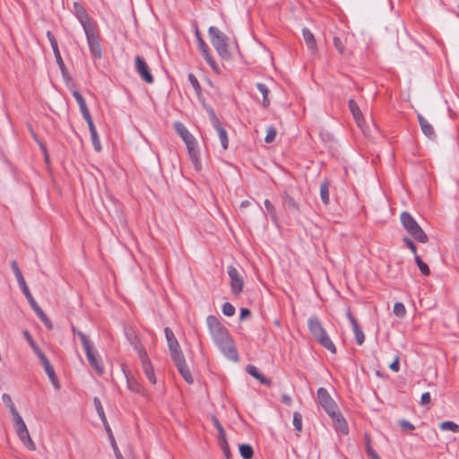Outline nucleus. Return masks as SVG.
I'll list each match as a JSON object with an SVG mask.
<instances>
[{"label": "nucleus", "instance_id": "24", "mask_svg": "<svg viewBox=\"0 0 459 459\" xmlns=\"http://www.w3.org/2000/svg\"><path fill=\"white\" fill-rule=\"evenodd\" d=\"M247 372L254 377L255 379L260 381L262 384L265 385H270L271 380L264 377L258 370V368L254 365H247L246 368Z\"/></svg>", "mask_w": 459, "mask_h": 459}, {"label": "nucleus", "instance_id": "1", "mask_svg": "<svg viewBox=\"0 0 459 459\" xmlns=\"http://www.w3.org/2000/svg\"><path fill=\"white\" fill-rule=\"evenodd\" d=\"M206 322L215 345L226 358L238 361V354L228 329L214 316H209Z\"/></svg>", "mask_w": 459, "mask_h": 459}, {"label": "nucleus", "instance_id": "44", "mask_svg": "<svg viewBox=\"0 0 459 459\" xmlns=\"http://www.w3.org/2000/svg\"><path fill=\"white\" fill-rule=\"evenodd\" d=\"M398 424L404 430L411 431L415 429L414 425L411 424L407 420H399Z\"/></svg>", "mask_w": 459, "mask_h": 459}, {"label": "nucleus", "instance_id": "40", "mask_svg": "<svg viewBox=\"0 0 459 459\" xmlns=\"http://www.w3.org/2000/svg\"><path fill=\"white\" fill-rule=\"evenodd\" d=\"M264 206H265L267 212L270 214L272 220L275 221H276V211H275V208L273 205V204L268 199H266L264 201Z\"/></svg>", "mask_w": 459, "mask_h": 459}, {"label": "nucleus", "instance_id": "31", "mask_svg": "<svg viewBox=\"0 0 459 459\" xmlns=\"http://www.w3.org/2000/svg\"><path fill=\"white\" fill-rule=\"evenodd\" d=\"M239 453L244 459H251L254 455V450L252 446L247 444H242L239 446Z\"/></svg>", "mask_w": 459, "mask_h": 459}, {"label": "nucleus", "instance_id": "15", "mask_svg": "<svg viewBox=\"0 0 459 459\" xmlns=\"http://www.w3.org/2000/svg\"><path fill=\"white\" fill-rule=\"evenodd\" d=\"M74 13L80 22L83 30H87L88 29L94 28V24L91 22L86 11L84 8L78 3H74Z\"/></svg>", "mask_w": 459, "mask_h": 459}, {"label": "nucleus", "instance_id": "28", "mask_svg": "<svg viewBox=\"0 0 459 459\" xmlns=\"http://www.w3.org/2000/svg\"><path fill=\"white\" fill-rule=\"evenodd\" d=\"M255 86H256L257 90L263 95V106L264 108H267L270 105V100H269V98H268V94H269L268 87L265 84L261 83V82H257L255 84Z\"/></svg>", "mask_w": 459, "mask_h": 459}, {"label": "nucleus", "instance_id": "5", "mask_svg": "<svg viewBox=\"0 0 459 459\" xmlns=\"http://www.w3.org/2000/svg\"><path fill=\"white\" fill-rule=\"evenodd\" d=\"M309 332L313 337L326 350L332 353L336 352V347L328 336L322 323L316 316H311L307 321Z\"/></svg>", "mask_w": 459, "mask_h": 459}, {"label": "nucleus", "instance_id": "39", "mask_svg": "<svg viewBox=\"0 0 459 459\" xmlns=\"http://www.w3.org/2000/svg\"><path fill=\"white\" fill-rule=\"evenodd\" d=\"M220 446L222 449L226 458L227 459H230L231 458V453H230V450L229 444H228V442L226 440V437L220 439Z\"/></svg>", "mask_w": 459, "mask_h": 459}, {"label": "nucleus", "instance_id": "2", "mask_svg": "<svg viewBox=\"0 0 459 459\" xmlns=\"http://www.w3.org/2000/svg\"><path fill=\"white\" fill-rule=\"evenodd\" d=\"M165 336L167 339L168 346L169 349L170 356L181 374L182 377L188 383L193 384L194 379L189 368L186 366L185 357L180 350L179 343L176 339L173 331L166 327L164 329Z\"/></svg>", "mask_w": 459, "mask_h": 459}, {"label": "nucleus", "instance_id": "41", "mask_svg": "<svg viewBox=\"0 0 459 459\" xmlns=\"http://www.w3.org/2000/svg\"><path fill=\"white\" fill-rule=\"evenodd\" d=\"M222 313L227 316H232L235 314V307L229 302H226L222 306Z\"/></svg>", "mask_w": 459, "mask_h": 459}, {"label": "nucleus", "instance_id": "13", "mask_svg": "<svg viewBox=\"0 0 459 459\" xmlns=\"http://www.w3.org/2000/svg\"><path fill=\"white\" fill-rule=\"evenodd\" d=\"M349 108L353 116V118L355 119L358 126L362 130L363 134L366 136H372L371 129L365 126V119L363 114L355 100H349Z\"/></svg>", "mask_w": 459, "mask_h": 459}, {"label": "nucleus", "instance_id": "21", "mask_svg": "<svg viewBox=\"0 0 459 459\" xmlns=\"http://www.w3.org/2000/svg\"><path fill=\"white\" fill-rule=\"evenodd\" d=\"M418 120H419L422 133L427 137H429L430 139H434L436 137V134H435V130H434L433 126L420 114H418Z\"/></svg>", "mask_w": 459, "mask_h": 459}, {"label": "nucleus", "instance_id": "54", "mask_svg": "<svg viewBox=\"0 0 459 459\" xmlns=\"http://www.w3.org/2000/svg\"><path fill=\"white\" fill-rule=\"evenodd\" d=\"M47 37H48L51 46H53V44H57V41L55 39V36L53 35V33L50 30L47 31Z\"/></svg>", "mask_w": 459, "mask_h": 459}, {"label": "nucleus", "instance_id": "22", "mask_svg": "<svg viewBox=\"0 0 459 459\" xmlns=\"http://www.w3.org/2000/svg\"><path fill=\"white\" fill-rule=\"evenodd\" d=\"M86 122H87V125L89 126V130H90V133H91V142H92L94 150L96 152H100L102 147H101V143H100V140L98 132H97V130L95 128V126L93 124V121H92V119H91V120H88Z\"/></svg>", "mask_w": 459, "mask_h": 459}, {"label": "nucleus", "instance_id": "19", "mask_svg": "<svg viewBox=\"0 0 459 459\" xmlns=\"http://www.w3.org/2000/svg\"><path fill=\"white\" fill-rule=\"evenodd\" d=\"M197 45H198V48H199L200 51L202 52V54H203V56L204 57V59L209 64V65L214 71H218V65H217L215 60L211 56V54L209 52V48H208L207 45L205 44L204 40L203 39H199V40H197Z\"/></svg>", "mask_w": 459, "mask_h": 459}, {"label": "nucleus", "instance_id": "18", "mask_svg": "<svg viewBox=\"0 0 459 459\" xmlns=\"http://www.w3.org/2000/svg\"><path fill=\"white\" fill-rule=\"evenodd\" d=\"M211 117H212V125H213L214 128L216 129V131L218 132L219 138L221 143V146L224 150H226L229 145V139H228L227 132L221 126L219 119L216 117V116L214 115V112L212 110L211 111Z\"/></svg>", "mask_w": 459, "mask_h": 459}, {"label": "nucleus", "instance_id": "25", "mask_svg": "<svg viewBox=\"0 0 459 459\" xmlns=\"http://www.w3.org/2000/svg\"><path fill=\"white\" fill-rule=\"evenodd\" d=\"M126 383L129 390L136 394H139L144 397H148V394L145 391V389L134 378L128 377L126 376Z\"/></svg>", "mask_w": 459, "mask_h": 459}, {"label": "nucleus", "instance_id": "35", "mask_svg": "<svg viewBox=\"0 0 459 459\" xmlns=\"http://www.w3.org/2000/svg\"><path fill=\"white\" fill-rule=\"evenodd\" d=\"M23 336L25 337V339L27 340V342H29V344L30 345V347L32 348V350L36 353V355L41 352L40 349L35 343V342L33 341L30 333L27 330H25L23 332Z\"/></svg>", "mask_w": 459, "mask_h": 459}, {"label": "nucleus", "instance_id": "30", "mask_svg": "<svg viewBox=\"0 0 459 459\" xmlns=\"http://www.w3.org/2000/svg\"><path fill=\"white\" fill-rule=\"evenodd\" d=\"M52 48V50L54 52V55H55V58H56V61L61 70V72L63 74H65V63L62 59V56H61V54H60V51H59V48H58V45L57 44H53V46H51Z\"/></svg>", "mask_w": 459, "mask_h": 459}, {"label": "nucleus", "instance_id": "50", "mask_svg": "<svg viewBox=\"0 0 459 459\" xmlns=\"http://www.w3.org/2000/svg\"><path fill=\"white\" fill-rule=\"evenodd\" d=\"M389 368L394 372L399 371V357L398 356L395 357L394 360L390 364Z\"/></svg>", "mask_w": 459, "mask_h": 459}, {"label": "nucleus", "instance_id": "37", "mask_svg": "<svg viewBox=\"0 0 459 459\" xmlns=\"http://www.w3.org/2000/svg\"><path fill=\"white\" fill-rule=\"evenodd\" d=\"M276 134H277V132L274 127H273V126L268 127L266 130V135L264 138L265 143H273L275 140Z\"/></svg>", "mask_w": 459, "mask_h": 459}, {"label": "nucleus", "instance_id": "55", "mask_svg": "<svg viewBox=\"0 0 459 459\" xmlns=\"http://www.w3.org/2000/svg\"><path fill=\"white\" fill-rule=\"evenodd\" d=\"M250 316V310L247 308H241L240 310V319L243 320L247 316Z\"/></svg>", "mask_w": 459, "mask_h": 459}, {"label": "nucleus", "instance_id": "61", "mask_svg": "<svg viewBox=\"0 0 459 459\" xmlns=\"http://www.w3.org/2000/svg\"><path fill=\"white\" fill-rule=\"evenodd\" d=\"M369 457H370V459H381L377 453L376 454H372V455L369 456Z\"/></svg>", "mask_w": 459, "mask_h": 459}, {"label": "nucleus", "instance_id": "9", "mask_svg": "<svg viewBox=\"0 0 459 459\" xmlns=\"http://www.w3.org/2000/svg\"><path fill=\"white\" fill-rule=\"evenodd\" d=\"M14 429L22 445L30 451L36 450V445L31 439L28 428L23 421L22 418H20L13 421Z\"/></svg>", "mask_w": 459, "mask_h": 459}, {"label": "nucleus", "instance_id": "3", "mask_svg": "<svg viewBox=\"0 0 459 459\" xmlns=\"http://www.w3.org/2000/svg\"><path fill=\"white\" fill-rule=\"evenodd\" d=\"M317 397L320 405L334 421L335 429L342 434H348L349 429L346 420L339 412L334 401L333 400L327 390L325 389L324 387H320L317 390Z\"/></svg>", "mask_w": 459, "mask_h": 459}, {"label": "nucleus", "instance_id": "57", "mask_svg": "<svg viewBox=\"0 0 459 459\" xmlns=\"http://www.w3.org/2000/svg\"><path fill=\"white\" fill-rule=\"evenodd\" d=\"M281 403L290 405L291 403V398L289 395L283 394L281 396Z\"/></svg>", "mask_w": 459, "mask_h": 459}, {"label": "nucleus", "instance_id": "47", "mask_svg": "<svg viewBox=\"0 0 459 459\" xmlns=\"http://www.w3.org/2000/svg\"><path fill=\"white\" fill-rule=\"evenodd\" d=\"M110 439H111V446H112V448L114 450V453H115V455H116V458L117 459H124L117 444H116V441L114 439V437H112V435L110 434Z\"/></svg>", "mask_w": 459, "mask_h": 459}, {"label": "nucleus", "instance_id": "49", "mask_svg": "<svg viewBox=\"0 0 459 459\" xmlns=\"http://www.w3.org/2000/svg\"><path fill=\"white\" fill-rule=\"evenodd\" d=\"M31 134H32L33 138L39 143V147H40L42 152L44 153L45 160L48 162V152H47L46 146L41 142L39 141V139L37 138L36 134L32 130H31Z\"/></svg>", "mask_w": 459, "mask_h": 459}, {"label": "nucleus", "instance_id": "8", "mask_svg": "<svg viewBox=\"0 0 459 459\" xmlns=\"http://www.w3.org/2000/svg\"><path fill=\"white\" fill-rule=\"evenodd\" d=\"M209 35L211 39V42L213 46V48L216 49L217 53L222 56L225 57L228 56V41L229 38L221 32L219 29L216 27L211 26L209 28Z\"/></svg>", "mask_w": 459, "mask_h": 459}, {"label": "nucleus", "instance_id": "56", "mask_svg": "<svg viewBox=\"0 0 459 459\" xmlns=\"http://www.w3.org/2000/svg\"><path fill=\"white\" fill-rule=\"evenodd\" d=\"M42 323L48 329L51 330L53 328V325L48 317H46L44 320H42Z\"/></svg>", "mask_w": 459, "mask_h": 459}, {"label": "nucleus", "instance_id": "17", "mask_svg": "<svg viewBox=\"0 0 459 459\" xmlns=\"http://www.w3.org/2000/svg\"><path fill=\"white\" fill-rule=\"evenodd\" d=\"M346 316L349 319L350 323L351 324L352 330H353L357 343L359 345L363 344V342L365 341V334H364L363 331L361 330V328L359 327L357 320L352 316L351 309L349 307H347V309H346Z\"/></svg>", "mask_w": 459, "mask_h": 459}, {"label": "nucleus", "instance_id": "16", "mask_svg": "<svg viewBox=\"0 0 459 459\" xmlns=\"http://www.w3.org/2000/svg\"><path fill=\"white\" fill-rule=\"evenodd\" d=\"M135 69L143 81L147 83L153 82V77L149 71V67L140 56H135Z\"/></svg>", "mask_w": 459, "mask_h": 459}, {"label": "nucleus", "instance_id": "7", "mask_svg": "<svg viewBox=\"0 0 459 459\" xmlns=\"http://www.w3.org/2000/svg\"><path fill=\"white\" fill-rule=\"evenodd\" d=\"M78 337L81 340L90 365L96 370L99 375H102L104 373V369L97 359V351L94 349L92 342L89 337L82 332H78Z\"/></svg>", "mask_w": 459, "mask_h": 459}, {"label": "nucleus", "instance_id": "14", "mask_svg": "<svg viewBox=\"0 0 459 459\" xmlns=\"http://www.w3.org/2000/svg\"><path fill=\"white\" fill-rule=\"evenodd\" d=\"M11 266H12V269L13 271V273L16 277V280L18 281V284L20 286V288L22 289L23 294L25 295L29 304L31 306L32 304L36 303V300L34 299V298L32 297L30 290H29V287L27 286L26 284V281H25V279L22 273V271L20 270L19 266H18V264L16 261H13L11 263Z\"/></svg>", "mask_w": 459, "mask_h": 459}, {"label": "nucleus", "instance_id": "4", "mask_svg": "<svg viewBox=\"0 0 459 459\" xmlns=\"http://www.w3.org/2000/svg\"><path fill=\"white\" fill-rule=\"evenodd\" d=\"M174 129L186 143L188 155L195 169L197 171L201 170L202 163L199 157V150L197 147L196 139L181 122H175Z\"/></svg>", "mask_w": 459, "mask_h": 459}, {"label": "nucleus", "instance_id": "43", "mask_svg": "<svg viewBox=\"0 0 459 459\" xmlns=\"http://www.w3.org/2000/svg\"><path fill=\"white\" fill-rule=\"evenodd\" d=\"M31 308L34 310V312L37 314V316L40 318V320H44L47 316V315L43 312V310L40 308V307L38 305V303H34L31 306Z\"/></svg>", "mask_w": 459, "mask_h": 459}, {"label": "nucleus", "instance_id": "20", "mask_svg": "<svg viewBox=\"0 0 459 459\" xmlns=\"http://www.w3.org/2000/svg\"><path fill=\"white\" fill-rule=\"evenodd\" d=\"M73 96L76 100V101L79 105L80 110L82 112V115L83 118L85 119V121L91 120V116L90 114V111L87 108L86 102H85L83 97L82 96V94L78 91L74 90V91H73Z\"/></svg>", "mask_w": 459, "mask_h": 459}, {"label": "nucleus", "instance_id": "32", "mask_svg": "<svg viewBox=\"0 0 459 459\" xmlns=\"http://www.w3.org/2000/svg\"><path fill=\"white\" fill-rule=\"evenodd\" d=\"M320 196L325 204L329 203V186L326 181L320 184Z\"/></svg>", "mask_w": 459, "mask_h": 459}, {"label": "nucleus", "instance_id": "36", "mask_svg": "<svg viewBox=\"0 0 459 459\" xmlns=\"http://www.w3.org/2000/svg\"><path fill=\"white\" fill-rule=\"evenodd\" d=\"M293 426L298 432L302 431V416L299 412L293 414Z\"/></svg>", "mask_w": 459, "mask_h": 459}, {"label": "nucleus", "instance_id": "51", "mask_svg": "<svg viewBox=\"0 0 459 459\" xmlns=\"http://www.w3.org/2000/svg\"><path fill=\"white\" fill-rule=\"evenodd\" d=\"M430 402V394L429 392H426L421 394L420 397V403L421 404H428Z\"/></svg>", "mask_w": 459, "mask_h": 459}, {"label": "nucleus", "instance_id": "27", "mask_svg": "<svg viewBox=\"0 0 459 459\" xmlns=\"http://www.w3.org/2000/svg\"><path fill=\"white\" fill-rule=\"evenodd\" d=\"M37 356H38L39 359L40 360L47 375L48 377H53L55 370H54L52 365L50 364L48 359L46 357V355L41 351L40 353L37 354Z\"/></svg>", "mask_w": 459, "mask_h": 459}, {"label": "nucleus", "instance_id": "53", "mask_svg": "<svg viewBox=\"0 0 459 459\" xmlns=\"http://www.w3.org/2000/svg\"><path fill=\"white\" fill-rule=\"evenodd\" d=\"M366 451H367V454L368 455V456H371L372 454H376L377 452L372 448L371 445H370V442L369 440L368 439L367 440V444H366Z\"/></svg>", "mask_w": 459, "mask_h": 459}, {"label": "nucleus", "instance_id": "23", "mask_svg": "<svg viewBox=\"0 0 459 459\" xmlns=\"http://www.w3.org/2000/svg\"><path fill=\"white\" fill-rule=\"evenodd\" d=\"M2 401L4 403V405L9 409V411L11 415L13 416V420H16L22 416L20 415L19 411H17L14 403L13 402L11 396L8 394H4L2 395Z\"/></svg>", "mask_w": 459, "mask_h": 459}, {"label": "nucleus", "instance_id": "12", "mask_svg": "<svg viewBox=\"0 0 459 459\" xmlns=\"http://www.w3.org/2000/svg\"><path fill=\"white\" fill-rule=\"evenodd\" d=\"M87 43L90 48V51L94 58H100L102 56L101 47L100 44L99 34L96 30V28L88 29L84 31Z\"/></svg>", "mask_w": 459, "mask_h": 459}, {"label": "nucleus", "instance_id": "42", "mask_svg": "<svg viewBox=\"0 0 459 459\" xmlns=\"http://www.w3.org/2000/svg\"><path fill=\"white\" fill-rule=\"evenodd\" d=\"M188 81L190 82L191 85L193 86L194 90L196 93H200L201 91V86L198 82V80L193 74H188Z\"/></svg>", "mask_w": 459, "mask_h": 459}, {"label": "nucleus", "instance_id": "29", "mask_svg": "<svg viewBox=\"0 0 459 459\" xmlns=\"http://www.w3.org/2000/svg\"><path fill=\"white\" fill-rule=\"evenodd\" d=\"M94 405H95V408H96V411H97L99 416L100 417V419L103 421V423L106 425L105 426L106 429L108 430V432H111L108 425L107 424V419H106L105 412H104V410L102 408L101 403H100V401L98 398L94 399Z\"/></svg>", "mask_w": 459, "mask_h": 459}, {"label": "nucleus", "instance_id": "60", "mask_svg": "<svg viewBox=\"0 0 459 459\" xmlns=\"http://www.w3.org/2000/svg\"><path fill=\"white\" fill-rule=\"evenodd\" d=\"M195 33L196 40H199V39H202L201 33H200L198 28L195 29Z\"/></svg>", "mask_w": 459, "mask_h": 459}, {"label": "nucleus", "instance_id": "59", "mask_svg": "<svg viewBox=\"0 0 459 459\" xmlns=\"http://www.w3.org/2000/svg\"><path fill=\"white\" fill-rule=\"evenodd\" d=\"M249 204H250L249 201L245 200V201H242V202H241V204H240V207H241V208H246V207H247Z\"/></svg>", "mask_w": 459, "mask_h": 459}, {"label": "nucleus", "instance_id": "6", "mask_svg": "<svg viewBox=\"0 0 459 459\" xmlns=\"http://www.w3.org/2000/svg\"><path fill=\"white\" fill-rule=\"evenodd\" d=\"M401 222L406 231L417 241L426 243L429 240L427 234L423 231L418 222L407 212L401 213Z\"/></svg>", "mask_w": 459, "mask_h": 459}, {"label": "nucleus", "instance_id": "11", "mask_svg": "<svg viewBox=\"0 0 459 459\" xmlns=\"http://www.w3.org/2000/svg\"><path fill=\"white\" fill-rule=\"evenodd\" d=\"M135 349L137 351L138 357L141 360L142 368H143L144 374L146 375L148 380L152 384L155 385L157 382V379H156L153 368L152 366L151 360L147 355L146 351L142 346H136Z\"/></svg>", "mask_w": 459, "mask_h": 459}, {"label": "nucleus", "instance_id": "45", "mask_svg": "<svg viewBox=\"0 0 459 459\" xmlns=\"http://www.w3.org/2000/svg\"><path fill=\"white\" fill-rule=\"evenodd\" d=\"M403 242L406 244V246L410 248V250L414 255V257L418 255L417 249L415 244L412 242V240L409 238H403Z\"/></svg>", "mask_w": 459, "mask_h": 459}, {"label": "nucleus", "instance_id": "58", "mask_svg": "<svg viewBox=\"0 0 459 459\" xmlns=\"http://www.w3.org/2000/svg\"><path fill=\"white\" fill-rule=\"evenodd\" d=\"M287 204H289V206H291V207L297 209V205H296V204H295V202H294V200L292 198L288 197L287 198Z\"/></svg>", "mask_w": 459, "mask_h": 459}, {"label": "nucleus", "instance_id": "62", "mask_svg": "<svg viewBox=\"0 0 459 459\" xmlns=\"http://www.w3.org/2000/svg\"><path fill=\"white\" fill-rule=\"evenodd\" d=\"M72 331H73L74 333H76L78 334V332H79V331H78L74 326H73V327H72Z\"/></svg>", "mask_w": 459, "mask_h": 459}, {"label": "nucleus", "instance_id": "48", "mask_svg": "<svg viewBox=\"0 0 459 459\" xmlns=\"http://www.w3.org/2000/svg\"><path fill=\"white\" fill-rule=\"evenodd\" d=\"M333 45H334L335 48L339 51L340 54H343L344 46H343L342 40L338 37L333 38Z\"/></svg>", "mask_w": 459, "mask_h": 459}, {"label": "nucleus", "instance_id": "46", "mask_svg": "<svg viewBox=\"0 0 459 459\" xmlns=\"http://www.w3.org/2000/svg\"><path fill=\"white\" fill-rule=\"evenodd\" d=\"M213 423L219 432L220 439L226 437L225 431H224L221 424L219 422V420L216 418H213Z\"/></svg>", "mask_w": 459, "mask_h": 459}, {"label": "nucleus", "instance_id": "33", "mask_svg": "<svg viewBox=\"0 0 459 459\" xmlns=\"http://www.w3.org/2000/svg\"><path fill=\"white\" fill-rule=\"evenodd\" d=\"M440 429L442 430H448L452 431L454 433L459 432V425L453 422V421H444L440 424Z\"/></svg>", "mask_w": 459, "mask_h": 459}, {"label": "nucleus", "instance_id": "34", "mask_svg": "<svg viewBox=\"0 0 459 459\" xmlns=\"http://www.w3.org/2000/svg\"><path fill=\"white\" fill-rule=\"evenodd\" d=\"M415 262L423 275H429L430 273V270L426 263H424L419 255H416Z\"/></svg>", "mask_w": 459, "mask_h": 459}, {"label": "nucleus", "instance_id": "10", "mask_svg": "<svg viewBox=\"0 0 459 459\" xmlns=\"http://www.w3.org/2000/svg\"><path fill=\"white\" fill-rule=\"evenodd\" d=\"M230 279V290L233 295L238 296L244 288V277L242 273L234 266L230 265L227 269Z\"/></svg>", "mask_w": 459, "mask_h": 459}, {"label": "nucleus", "instance_id": "52", "mask_svg": "<svg viewBox=\"0 0 459 459\" xmlns=\"http://www.w3.org/2000/svg\"><path fill=\"white\" fill-rule=\"evenodd\" d=\"M49 377L52 385H54V387L58 390L60 388V385H59L57 377L56 376V373H54L53 377Z\"/></svg>", "mask_w": 459, "mask_h": 459}, {"label": "nucleus", "instance_id": "38", "mask_svg": "<svg viewBox=\"0 0 459 459\" xmlns=\"http://www.w3.org/2000/svg\"><path fill=\"white\" fill-rule=\"evenodd\" d=\"M394 313L399 317L404 316L406 313L404 305L401 302H396L394 306Z\"/></svg>", "mask_w": 459, "mask_h": 459}, {"label": "nucleus", "instance_id": "26", "mask_svg": "<svg viewBox=\"0 0 459 459\" xmlns=\"http://www.w3.org/2000/svg\"><path fill=\"white\" fill-rule=\"evenodd\" d=\"M302 34H303V38H304V40H305L307 48L311 51H315L316 48V39H315L312 32L308 29L304 28L302 30Z\"/></svg>", "mask_w": 459, "mask_h": 459}]
</instances>
